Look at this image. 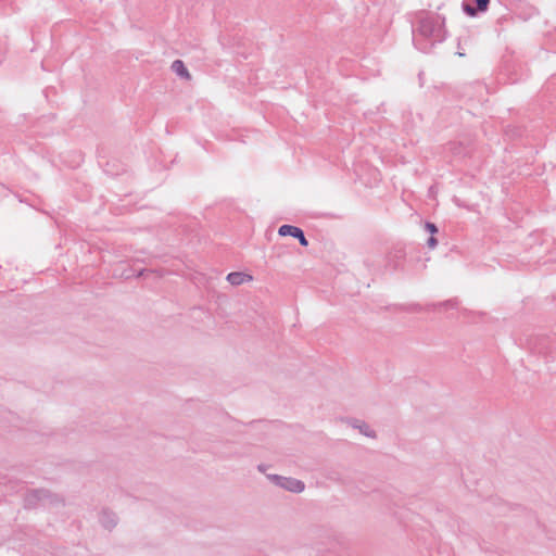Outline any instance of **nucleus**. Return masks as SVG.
<instances>
[{
  "label": "nucleus",
  "instance_id": "nucleus-13",
  "mask_svg": "<svg viewBox=\"0 0 556 556\" xmlns=\"http://www.w3.org/2000/svg\"><path fill=\"white\" fill-rule=\"evenodd\" d=\"M257 469H258L261 472H265V470H266V466H265V465H263V464H261V465H258V466H257Z\"/></svg>",
  "mask_w": 556,
  "mask_h": 556
},
{
  "label": "nucleus",
  "instance_id": "nucleus-11",
  "mask_svg": "<svg viewBox=\"0 0 556 556\" xmlns=\"http://www.w3.org/2000/svg\"><path fill=\"white\" fill-rule=\"evenodd\" d=\"M426 229L431 233L434 235L438 232V227L433 223H426Z\"/></svg>",
  "mask_w": 556,
  "mask_h": 556
},
{
  "label": "nucleus",
  "instance_id": "nucleus-8",
  "mask_svg": "<svg viewBox=\"0 0 556 556\" xmlns=\"http://www.w3.org/2000/svg\"><path fill=\"white\" fill-rule=\"evenodd\" d=\"M226 279L232 286H240L245 281L252 280V276L241 271H233L228 274Z\"/></svg>",
  "mask_w": 556,
  "mask_h": 556
},
{
  "label": "nucleus",
  "instance_id": "nucleus-9",
  "mask_svg": "<svg viewBox=\"0 0 556 556\" xmlns=\"http://www.w3.org/2000/svg\"><path fill=\"white\" fill-rule=\"evenodd\" d=\"M172 70L174 73H176L181 78H186V79L190 78V74H189L187 67L185 66V63L181 60H175L172 63Z\"/></svg>",
  "mask_w": 556,
  "mask_h": 556
},
{
  "label": "nucleus",
  "instance_id": "nucleus-3",
  "mask_svg": "<svg viewBox=\"0 0 556 556\" xmlns=\"http://www.w3.org/2000/svg\"><path fill=\"white\" fill-rule=\"evenodd\" d=\"M267 478L277 486L290 491L292 493H301L305 489V484L303 481L291 478L283 477L279 475H267Z\"/></svg>",
  "mask_w": 556,
  "mask_h": 556
},
{
  "label": "nucleus",
  "instance_id": "nucleus-12",
  "mask_svg": "<svg viewBox=\"0 0 556 556\" xmlns=\"http://www.w3.org/2000/svg\"><path fill=\"white\" fill-rule=\"evenodd\" d=\"M438 244V240L431 236L428 240H427V245L430 248V249H433L435 248Z\"/></svg>",
  "mask_w": 556,
  "mask_h": 556
},
{
  "label": "nucleus",
  "instance_id": "nucleus-1",
  "mask_svg": "<svg viewBox=\"0 0 556 556\" xmlns=\"http://www.w3.org/2000/svg\"><path fill=\"white\" fill-rule=\"evenodd\" d=\"M444 23L445 18L439 14L421 16L413 29L416 48L428 53L435 43L443 42L446 37Z\"/></svg>",
  "mask_w": 556,
  "mask_h": 556
},
{
  "label": "nucleus",
  "instance_id": "nucleus-10",
  "mask_svg": "<svg viewBox=\"0 0 556 556\" xmlns=\"http://www.w3.org/2000/svg\"><path fill=\"white\" fill-rule=\"evenodd\" d=\"M458 305V301L456 299L446 300L444 302H441L438 304L439 307L445 308V309H454Z\"/></svg>",
  "mask_w": 556,
  "mask_h": 556
},
{
  "label": "nucleus",
  "instance_id": "nucleus-6",
  "mask_svg": "<svg viewBox=\"0 0 556 556\" xmlns=\"http://www.w3.org/2000/svg\"><path fill=\"white\" fill-rule=\"evenodd\" d=\"M352 428L354 429H358L359 432L362 434H364L365 437H368V438H371V439H375L377 437L375 430H372L365 421L363 420H359V419H355V418H350L348 419L346 421Z\"/></svg>",
  "mask_w": 556,
  "mask_h": 556
},
{
  "label": "nucleus",
  "instance_id": "nucleus-2",
  "mask_svg": "<svg viewBox=\"0 0 556 556\" xmlns=\"http://www.w3.org/2000/svg\"><path fill=\"white\" fill-rule=\"evenodd\" d=\"M26 508H34L38 505H63V500L46 489H35L26 493L24 498Z\"/></svg>",
  "mask_w": 556,
  "mask_h": 556
},
{
  "label": "nucleus",
  "instance_id": "nucleus-5",
  "mask_svg": "<svg viewBox=\"0 0 556 556\" xmlns=\"http://www.w3.org/2000/svg\"><path fill=\"white\" fill-rule=\"evenodd\" d=\"M472 1L475 2L476 7H473L468 1L463 2V10L469 16H476L480 12H485L490 4V0H472Z\"/></svg>",
  "mask_w": 556,
  "mask_h": 556
},
{
  "label": "nucleus",
  "instance_id": "nucleus-7",
  "mask_svg": "<svg viewBox=\"0 0 556 556\" xmlns=\"http://www.w3.org/2000/svg\"><path fill=\"white\" fill-rule=\"evenodd\" d=\"M99 520L102 527H104L108 530L113 529L117 525L116 515L109 509H103L101 511Z\"/></svg>",
  "mask_w": 556,
  "mask_h": 556
},
{
  "label": "nucleus",
  "instance_id": "nucleus-4",
  "mask_svg": "<svg viewBox=\"0 0 556 556\" xmlns=\"http://www.w3.org/2000/svg\"><path fill=\"white\" fill-rule=\"evenodd\" d=\"M278 235L281 237L291 236L292 238L298 239L302 247L308 245V241L305 238L304 231L296 226L287 225V224L281 225L278 229Z\"/></svg>",
  "mask_w": 556,
  "mask_h": 556
},
{
  "label": "nucleus",
  "instance_id": "nucleus-14",
  "mask_svg": "<svg viewBox=\"0 0 556 556\" xmlns=\"http://www.w3.org/2000/svg\"><path fill=\"white\" fill-rule=\"evenodd\" d=\"M144 271H146L144 269L140 270V271L138 273V277L143 276V275H144Z\"/></svg>",
  "mask_w": 556,
  "mask_h": 556
}]
</instances>
